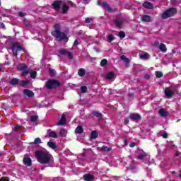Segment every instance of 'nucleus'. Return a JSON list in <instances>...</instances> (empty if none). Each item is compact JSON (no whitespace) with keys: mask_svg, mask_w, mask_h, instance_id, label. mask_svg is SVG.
<instances>
[{"mask_svg":"<svg viewBox=\"0 0 181 181\" xmlns=\"http://www.w3.org/2000/svg\"><path fill=\"white\" fill-rule=\"evenodd\" d=\"M35 155L37 162L42 165L50 163V160H52V155L49 153V151H38Z\"/></svg>","mask_w":181,"mask_h":181,"instance_id":"nucleus-1","label":"nucleus"},{"mask_svg":"<svg viewBox=\"0 0 181 181\" xmlns=\"http://www.w3.org/2000/svg\"><path fill=\"white\" fill-rule=\"evenodd\" d=\"M52 35L54 36V37H56L59 42H62V40H64V39L67 37L65 33L60 31L59 24H56L54 25V30L52 32Z\"/></svg>","mask_w":181,"mask_h":181,"instance_id":"nucleus-2","label":"nucleus"},{"mask_svg":"<svg viewBox=\"0 0 181 181\" xmlns=\"http://www.w3.org/2000/svg\"><path fill=\"white\" fill-rule=\"evenodd\" d=\"M177 10L175 8H170L168 10L164 11L161 14L162 19H168V18H170V16H173V15H176Z\"/></svg>","mask_w":181,"mask_h":181,"instance_id":"nucleus-3","label":"nucleus"},{"mask_svg":"<svg viewBox=\"0 0 181 181\" xmlns=\"http://www.w3.org/2000/svg\"><path fill=\"white\" fill-rule=\"evenodd\" d=\"M46 87L48 90L52 88H56V87H60V82L54 79L49 80L46 83Z\"/></svg>","mask_w":181,"mask_h":181,"instance_id":"nucleus-4","label":"nucleus"},{"mask_svg":"<svg viewBox=\"0 0 181 181\" xmlns=\"http://www.w3.org/2000/svg\"><path fill=\"white\" fill-rule=\"evenodd\" d=\"M11 50L14 56H18V52H22L23 49L19 43H14L11 47Z\"/></svg>","mask_w":181,"mask_h":181,"instance_id":"nucleus-5","label":"nucleus"},{"mask_svg":"<svg viewBox=\"0 0 181 181\" xmlns=\"http://www.w3.org/2000/svg\"><path fill=\"white\" fill-rule=\"evenodd\" d=\"M28 74H30L31 78H36L37 72L36 71H33L30 69H28L26 71H23L22 76H28Z\"/></svg>","mask_w":181,"mask_h":181,"instance_id":"nucleus-6","label":"nucleus"},{"mask_svg":"<svg viewBox=\"0 0 181 181\" xmlns=\"http://www.w3.org/2000/svg\"><path fill=\"white\" fill-rule=\"evenodd\" d=\"M59 54H62V56H66L70 60H72L74 56L73 53L69 52L67 49H60L59 51Z\"/></svg>","mask_w":181,"mask_h":181,"instance_id":"nucleus-7","label":"nucleus"},{"mask_svg":"<svg viewBox=\"0 0 181 181\" xmlns=\"http://www.w3.org/2000/svg\"><path fill=\"white\" fill-rule=\"evenodd\" d=\"M125 23V19L124 18H117L115 21V25L117 28H119V29H121L122 25Z\"/></svg>","mask_w":181,"mask_h":181,"instance_id":"nucleus-8","label":"nucleus"},{"mask_svg":"<svg viewBox=\"0 0 181 181\" xmlns=\"http://www.w3.org/2000/svg\"><path fill=\"white\" fill-rule=\"evenodd\" d=\"M98 5H100V6H102V8H105L106 11H107L108 12H112V8H111V7L110 6V4L103 2L102 4H100V1H98Z\"/></svg>","mask_w":181,"mask_h":181,"instance_id":"nucleus-9","label":"nucleus"},{"mask_svg":"<svg viewBox=\"0 0 181 181\" xmlns=\"http://www.w3.org/2000/svg\"><path fill=\"white\" fill-rule=\"evenodd\" d=\"M52 6L55 11H59L62 6V1H55L52 4Z\"/></svg>","mask_w":181,"mask_h":181,"instance_id":"nucleus-10","label":"nucleus"},{"mask_svg":"<svg viewBox=\"0 0 181 181\" xmlns=\"http://www.w3.org/2000/svg\"><path fill=\"white\" fill-rule=\"evenodd\" d=\"M165 95L167 97V98H170L173 95V92L170 90V88L168 87L165 89Z\"/></svg>","mask_w":181,"mask_h":181,"instance_id":"nucleus-11","label":"nucleus"},{"mask_svg":"<svg viewBox=\"0 0 181 181\" xmlns=\"http://www.w3.org/2000/svg\"><path fill=\"white\" fill-rule=\"evenodd\" d=\"M129 119L132 121H138V119H141V117L139 114H131L129 115Z\"/></svg>","mask_w":181,"mask_h":181,"instance_id":"nucleus-12","label":"nucleus"},{"mask_svg":"<svg viewBox=\"0 0 181 181\" xmlns=\"http://www.w3.org/2000/svg\"><path fill=\"white\" fill-rule=\"evenodd\" d=\"M23 162L25 166H32V159L29 157H24Z\"/></svg>","mask_w":181,"mask_h":181,"instance_id":"nucleus-13","label":"nucleus"},{"mask_svg":"<svg viewBox=\"0 0 181 181\" xmlns=\"http://www.w3.org/2000/svg\"><path fill=\"white\" fill-rule=\"evenodd\" d=\"M57 125H66V116L64 115H63L58 122H57Z\"/></svg>","mask_w":181,"mask_h":181,"instance_id":"nucleus-14","label":"nucleus"},{"mask_svg":"<svg viewBox=\"0 0 181 181\" xmlns=\"http://www.w3.org/2000/svg\"><path fill=\"white\" fill-rule=\"evenodd\" d=\"M144 8L146 9H153V4L151 2L146 1L143 4Z\"/></svg>","mask_w":181,"mask_h":181,"instance_id":"nucleus-15","label":"nucleus"},{"mask_svg":"<svg viewBox=\"0 0 181 181\" xmlns=\"http://www.w3.org/2000/svg\"><path fill=\"white\" fill-rule=\"evenodd\" d=\"M141 21L142 22H151L152 19L149 16L144 15V16H141Z\"/></svg>","mask_w":181,"mask_h":181,"instance_id":"nucleus-16","label":"nucleus"},{"mask_svg":"<svg viewBox=\"0 0 181 181\" xmlns=\"http://www.w3.org/2000/svg\"><path fill=\"white\" fill-rule=\"evenodd\" d=\"M23 93L25 95H27V97H33V95H35V93L29 89H24Z\"/></svg>","mask_w":181,"mask_h":181,"instance_id":"nucleus-17","label":"nucleus"},{"mask_svg":"<svg viewBox=\"0 0 181 181\" xmlns=\"http://www.w3.org/2000/svg\"><path fill=\"white\" fill-rule=\"evenodd\" d=\"M139 57L140 59L147 60V59H149V54L145 52H141V53L139 54Z\"/></svg>","mask_w":181,"mask_h":181,"instance_id":"nucleus-18","label":"nucleus"},{"mask_svg":"<svg viewBox=\"0 0 181 181\" xmlns=\"http://www.w3.org/2000/svg\"><path fill=\"white\" fill-rule=\"evenodd\" d=\"M142 153L139 154L137 157V159H139V160H143V159H145V158H146V156H148V153H146L145 151L141 150Z\"/></svg>","mask_w":181,"mask_h":181,"instance_id":"nucleus-19","label":"nucleus"},{"mask_svg":"<svg viewBox=\"0 0 181 181\" xmlns=\"http://www.w3.org/2000/svg\"><path fill=\"white\" fill-rule=\"evenodd\" d=\"M83 180L85 181H91L94 180V177L91 174H85L83 175Z\"/></svg>","mask_w":181,"mask_h":181,"instance_id":"nucleus-20","label":"nucleus"},{"mask_svg":"<svg viewBox=\"0 0 181 181\" xmlns=\"http://www.w3.org/2000/svg\"><path fill=\"white\" fill-rule=\"evenodd\" d=\"M158 113L161 117H168V115H169V112H168L165 109H160Z\"/></svg>","mask_w":181,"mask_h":181,"instance_id":"nucleus-21","label":"nucleus"},{"mask_svg":"<svg viewBox=\"0 0 181 181\" xmlns=\"http://www.w3.org/2000/svg\"><path fill=\"white\" fill-rule=\"evenodd\" d=\"M120 59L121 60H123L124 63H126L127 67H129V59L125 55H122Z\"/></svg>","mask_w":181,"mask_h":181,"instance_id":"nucleus-22","label":"nucleus"},{"mask_svg":"<svg viewBox=\"0 0 181 181\" xmlns=\"http://www.w3.org/2000/svg\"><path fill=\"white\" fill-rule=\"evenodd\" d=\"M18 70L26 71L28 70V66L25 64H20L18 65Z\"/></svg>","mask_w":181,"mask_h":181,"instance_id":"nucleus-23","label":"nucleus"},{"mask_svg":"<svg viewBox=\"0 0 181 181\" xmlns=\"http://www.w3.org/2000/svg\"><path fill=\"white\" fill-rule=\"evenodd\" d=\"M158 47L160 52H163V53H165V52L168 51V48H166V45H165V44L163 43L160 44Z\"/></svg>","mask_w":181,"mask_h":181,"instance_id":"nucleus-24","label":"nucleus"},{"mask_svg":"<svg viewBox=\"0 0 181 181\" xmlns=\"http://www.w3.org/2000/svg\"><path fill=\"white\" fill-rule=\"evenodd\" d=\"M19 83V79L17 78H12L10 81L11 86H17V84Z\"/></svg>","mask_w":181,"mask_h":181,"instance_id":"nucleus-25","label":"nucleus"},{"mask_svg":"<svg viewBox=\"0 0 181 181\" xmlns=\"http://www.w3.org/2000/svg\"><path fill=\"white\" fill-rule=\"evenodd\" d=\"M84 129H83V127L78 126L76 129H75L76 134H83Z\"/></svg>","mask_w":181,"mask_h":181,"instance_id":"nucleus-26","label":"nucleus"},{"mask_svg":"<svg viewBox=\"0 0 181 181\" xmlns=\"http://www.w3.org/2000/svg\"><path fill=\"white\" fill-rule=\"evenodd\" d=\"M101 151H102V152H110V151H112V148L103 146L101 148Z\"/></svg>","mask_w":181,"mask_h":181,"instance_id":"nucleus-27","label":"nucleus"},{"mask_svg":"<svg viewBox=\"0 0 181 181\" xmlns=\"http://www.w3.org/2000/svg\"><path fill=\"white\" fill-rule=\"evenodd\" d=\"M78 76H80V77H83V76H86V69L81 68L78 70Z\"/></svg>","mask_w":181,"mask_h":181,"instance_id":"nucleus-28","label":"nucleus"},{"mask_svg":"<svg viewBox=\"0 0 181 181\" xmlns=\"http://www.w3.org/2000/svg\"><path fill=\"white\" fill-rule=\"evenodd\" d=\"M114 76H115V74H114V72H109L107 74L106 78L107 80H112V78H114Z\"/></svg>","mask_w":181,"mask_h":181,"instance_id":"nucleus-29","label":"nucleus"},{"mask_svg":"<svg viewBox=\"0 0 181 181\" xmlns=\"http://www.w3.org/2000/svg\"><path fill=\"white\" fill-rule=\"evenodd\" d=\"M92 114L97 118H103V114H101L100 112L94 111L92 112Z\"/></svg>","mask_w":181,"mask_h":181,"instance_id":"nucleus-30","label":"nucleus"},{"mask_svg":"<svg viewBox=\"0 0 181 181\" xmlns=\"http://www.w3.org/2000/svg\"><path fill=\"white\" fill-rule=\"evenodd\" d=\"M59 135L63 137L66 136V135H67V130H66V129H61Z\"/></svg>","mask_w":181,"mask_h":181,"instance_id":"nucleus-31","label":"nucleus"},{"mask_svg":"<svg viewBox=\"0 0 181 181\" xmlns=\"http://www.w3.org/2000/svg\"><path fill=\"white\" fill-rule=\"evenodd\" d=\"M69 11V6L67 4L62 5V13H67Z\"/></svg>","mask_w":181,"mask_h":181,"instance_id":"nucleus-32","label":"nucleus"},{"mask_svg":"<svg viewBox=\"0 0 181 181\" xmlns=\"http://www.w3.org/2000/svg\"><path fill=\"white\" fill-rule=\"evenodd\" d=\"M98 136V134L95 131H93L90 134L91 139H95Z\"/></svg>","mask_w":181,"mask_h":181,"instance_id":"nucleus-33","label":"nucleus"},{"mask_svg":"<svg viewBox=\"0 0 181 181\" xmlns=\"http://www.w3.org/2000/svg\"><path fill=\"white\" fill-rule=\"evenodd\" d=\"M49 138H57V134L54 132H48Z\"/></svg>","mask_w":181,"mask_h":181,"instance_id":"nucleus-34","label":"nucleus"},{"mask_svg":"<svg viewBox=\"0 0 181 181\" xmlns=\"http://www.w3.org/2000/svg\"><path fill=\"white\" fill-rule=\"evenodd\" d=\"M38 119H39V116L37 115H33L30 117L31 122H36Z\"/></svg>","mask_w":181,"mask_h":181,"instance_id":"nucleus-35","label":"nucleus"},{"mask_svg":"<svg viewBox=\"0 0 181 181\" xmlns=\"http://www.w3.org/2000/svg\"><path fill=\"white\" fill-rule=\"evenodd\" d=\"M47 145H48V146H49V148H52V149H56V144L55 143L49 141L47 143Z\"/></svg>","mask_w":181,"mask_h":181,"instance_id":"nucleus-36","label":"nucleus"},{"mask_svg":"<svg viewBox=\"0 0 181 181\" xmlns=\"http://www.w3.org/2000/svg\"><path fill=\"white\" fill-rule=\"evenodd\" d=\"M112 40H114V35L110 34L107 36V42L109 43H111V42H112Z\"/></svg>","mask_w":181,"mask_h":181,"instance_id":"nucleus-37","label":"nucleus"},{"mask_svg":"<svg viewBox=\"0 0 181 181\" xmlns=\"http://www.w3.org/2000/svg\"><path fill=\"white\" fill-rule=\"evenodd\" d=\"M107 64H108V61H107L106 59H104L100 62V66H107Z\"/></svg>","mask_w":181,"mask_h":181,"instance_id":"nucleus-38","label":"nucleus"},{"mask_svg":"<svg viewBox=\"0 0 181 181\" xmlns=\"http://www.w3.org/2000/svg\"><path fill=\"white\" fill-rule=\"evenodd\" d=\"M27 84H29V81H21L20 86L21 87H25V86H27Z\"/></svg>","mask_w":181,"mask_h":181,"instance_id":"nucleus-39","label":"nucleus"},{"mask_svg":"<svg viewBox=\"0 0 181 181\" xmlns=\"http://www.w3.org/2000/svg\"><path fill=\"white\" fill-rule=\"evenodd\" d=\"M119 37L124 39L125 37V33L124 31H120L118 34Z\"/></svg>","mask_w":181,"mask_h":181,"instance_id":"nucleus-40","label":"nucleus"},{"mask_svg":"<svg viewBox=\"0 0 181 181\" xmlns=\"http://www.w3.org/2000/svg\"><path fill=\"white\" fill-rule=\"evenodd\" d=\"M31 144H42V140L40 139V138L37 137L35 139L34 142L33 143H30Z\"/></svg>","mask_w":181,"mask_h":181,"instance_id":"nucleus-41","label":"nucleus"},{"mask_svg":"<svg viewBox=\"0 0 181 181\" xmlns=\"http://www.w3.org/2000/svg\"><path fill=\"white\" fill-rule=\"evenodd\" d=\"M156 76L158 78H160V77L163 76V74L160 71H156Z\"/></svg>","mask_w":181,"mask_h":181,"instance_id":"nucleus-42","label":"nucleus"},{"mask_svg":"<svg viewBox=\"0 0 181 181\" xmlns=\"http://www.w3.org/2000/svg\"><path fill=\"white\" fill-rule=\"evenodd\" d=\"M49 74L51 77H53L56 74L54 69H49Z\"/></svg>","mask_w":181,"mask_h":181,"instance_id":"nucleus-43","label":"nucleus"},{"mask_svg":"<svg viewBox=\"0 0 181 181\" xmlns=\"http://www.w3.org/2000/svg\"><path fill=\"white\" fill-rule=\"evenodd\" d=\"M81 93H87V86H83L81 87Z\"/></svg>","mask_w":181,"mask_h":181,"instance_id":"nucleus-44","label":"nucleus"},{"mask_svg":"<svg viewBox=\"0 0 181 181\" xmlns=\"http://www.w3.org/2000/svg\"><path fill=\"white\" fill-rule=\"evenodd\" d=\"M68 4H69V5H71V6H72V8H76V4H75L74 3H73V1H68Z\"/></svg>","mask_w":181,"mask_h":181,"instance_id":"nucleus-45","label":"nucleus"},{"mask_svg":"<svg viewBox=\"0 0 181 181\" xmlns=\"http://www.w3.org/2000/svg\"><path fill=\"white\" fill-rule=\"evenodd\" d=\"M18 16H21V18H23V16H26V13H25L23 12H19Z\"/></svg>","mask_w":181,"mask_h":181,"instance_id":"nucleus-46","label":"nucleus"},{"mask_svg":"<svg viewBox=\"0 0 181 181\" xmlns=\"http://www.w3.org/2000/svg\"><path fill=\"white\" fill-rule=\"evenodd\" d=\"M91 21H93V19H91L90 18H86V23H90V22H91Z\"/></svg>","mask_w":181,"mask_h":181,"instance_id":"nucleus-47","label":"nucleus"},{"mask_svg":"<svg viewBox=\"0 0 181 181\" xmlns=\"http://www.w3.org/2000/svg\"><path fill=\"white\" fill-rule=\"evenodd\" d=\"M144 78L145 80H149V78H151V76H149V74H146L144 76Z\"/></svg>","mask_w":181,"mask_h":181,"instance_id":"nucleus-48","label":"nucleus"},{"mask_svg":"<svg viewBox=\"0 0 181 181\" xmlns=\"http://www.w3.org/2000/svg\"><path fill=\"white\" fill-rule=\"evenodd\" d=\"M130 148H134V146H136V143H131L129 145Z\"/></svg>","mask_w":181,"mask_h":181,"instance_id":"nucleus-49","label":"nucleus"},{"mask_svg":"<svg viewBox=\"0 0 181 181\" xmlns=\"http://www.w3.org/2000/svg\"><path fill=\"white\" fill-rule=\"evenodd\" d=\"M74 46H78V40H76L74 42Z\"/></svg>","mask_w":181,"mask_h":181,"instance_id":"nucleus-50","label":"nucleus"},{"mask_svg":"<svg viewBox=\"0 0 181 181\" xmlns=\"http://www.w3.org/2000/svg\"><path fill=\"white\" fill-rule=\"evenodd\" d=\"M161 136H163V138H168V133H163Z\"/></svg>","mask_w":181,"mask_h":181,"instance_id":"nucleus-51","label":"nucleus"},{"mask_svg":"<svg viewBox=\"0 0 181 181\" xmlns=\"http://www.w3.org/2000/svg\"><path fill=\"white\" fill-rule=\"evenodd\" d=\"M124 124H129V119L126 118V119H124Z\"/></svg>","mask_w":181,"mask_h":181,"instance_id":"nucleus-52","label":"nucleus"},{"mask_svg":"<svg viewBox=\"0 0 181 181\" xmlns=\"http://www.w3.org/2000/svg\"><path fill=\"white\" fill-rule=\"evenodd\" d=\"M19 128H21V127L19 125H16L15 127H14V131H18V129H19Z\"/></svg>","mask_w":181,"mask_h":181,"instance_id":"nucleus-53","label":"nucleus"},{"mask_svg":"<svg viewBox=\"0 0 181 181\" xmlns=\"http://www.w3.org/2000/svg\"><path fill=\"white\" fill-rule=\"evenodd\" d=\"M0 181H9L8 179L5 178V177H1L0 179Z\"/></svg>","mask_w":181,"mask_h":181,"instance_id":"nucleus-54","label":"nucleus"},{"mask_svg":"<svg viewBox=\"0 0 181 181\" xmlns=\"http://www.w3.org/2000/svg\"><path fill=\"white\" fill-rule=\"evenodd\" d=\"M1 26L3 29H5V24L4 23H1Z\"/></svg>","mask_w":181,"mask_h":181,"instance_id":"nucleus-55","label":"nucleus"},{"mask_svg":"<svg viewBox=\"0 0 181 181\" xmlns=\"http://www.w3.org/2000/svg\"><path fill=\"white\" fill-rule=\"evenodd\" d=\"M154 46H159V42L156 41V42H154Z\"/></svg>","mask_w":181,"mask_h":181,"instance_id":"nucleus-56","label":"nucleus"},{"mask_svg":"<svg viewBox=\"0 0 181 181\" xmlns=\"http://www.w3.org/2000/svg\"><path fill=\"white\" fill-rule=\"evenodd\" d=\"M124 145L127 146L128 144V141L127 140V139H124Z\"/></svg>","mask_w":181,"mask_h":181,"instance_id":"nucleus-57","label":"nucleus"},{"mask_svg":"<svg viewBox=\"0 0 181 181\" xmlns=\"http://www.w3.org/2000/svg\"><path fill=\"white\" fill-rule=\"evenodd\" d=\"M179 155H180V152L176 151L175 152V156H179Z\"/></svg>","mask_w":181,"mask_h":181,"instance_id":"nucleus-58","label":"nucleus"},{"mask_svg":"<svg viewBox=\"0 0 181 181\" xmlns=\"http://www.w3.org/2000/svg\"><path fill=\"white\" fill-rule=\"evenodd\" d=\"M4 156V153L2 152H0V157Z\"/></svg>","mask_w":181,"mask_h":181,"instance_id":"nucleus-59","label":"nucleus"},{"mask_svg":"<svg viewBox=\"0 0 181 181\" xmlns=\"http://www.w3.org/2000/svg\"><path fill=\"white\" fill-rule=\"evenodd\" d=\"M175 173H176V172H175V171H173V172H172V174H173V175H175Z\"/></svg>","mask_w":181,"mask_h":181,"instance_id":"nucleus-60","label":"nucleus"},{"mask_svg":"<svg viewBox=\"0 0 181 181\" xmlns=\"http://www.w3.org/2000/svg\"><path fill=\"white\" fill-rule=\"evenodd\" d=\"M172 54H175V51H172Z\"/></svg>","mask_w":181,"mask_h":181,"instance_id":"nucleus-61","label":"nucleus"},{"mask_svg":"<svg viewBox=\"0 0 181 181\" xmlns=\"http://www.w3.org/2000/svg\"><path fill=\"white\" fill-rule=\"evenodd\" d=\"M96 52H100V50H98V49H96Z\"/></svg>","mask_w":181,"mask_h":181,"instance_id":"nucleus-62","label":"nucleus"},{"mask_svg":"<svg viewBox=\"0 0 181 181\" xmlns=\"http://www.w3.org/2000/svg\"><path fill=\"white\" fill-rule=\"evenodd\" d=\"M180 177H181V173L180 174Z\"/></svg>","mask_w":181,"mask_h":181,"instance_id":"nucleus-63","label":"nucleus"},{"mask_svg":"<svg viewBox=\"0 0 181 181\" xmlns=\"http://www.w3.org/2000/svg\"><path fill=\"white\" fill-rule=\"evenodd\" d=\"M129 95H132V94H129Z\"/></svg>","mask_w":181,"mask_h":181,"instance_id":"nucleus-64","label":"nucleus"}]
</instances>
